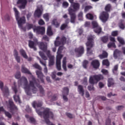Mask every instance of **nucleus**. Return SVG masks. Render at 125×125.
Instances as JSON below:
<instances>
[{"instance_id":"f3484780","label":"nucleus","mask_w":125,"mask_h":125,"mask_svg":"<svg viewBox=\"0 0 125 125\" xmlns=\"http://www.w3.org/2000/svg\"><path fill=\"white\" fill-rule=\"evenodd\" d=\"M62 94V98L64 101L67 102L68 101V98H67L65 95H68V94H69V88L67 87H64L63 88Z\"/></svg>"},{"instance_id":"5fc2aeb1","label":"nucleus","mask_w":125,"mask_h":125,"mask_svg":"<svg viewBox=\"0 0 125 125\" xmlns=\"http://www.w3.org/2000/svg\"><path fill=\"white\" fill-rule=\"evenodd\" d=\"M15 77L16 79H17L18 80L20 78H21V73L20 72V71H18L16 73Z\"/></svg>"},{"instance_id":"9b49d317","label":"nucleus","mask_w":125,"mask_h":125,"mask_svg":"<svg viewBox=\"0 0 125 125\" xmlns=\"http://www.w3.org/2000/svg\"><path fill=\"white\" fill-rule=\"evenodd\" d=\"M100 18L103 23H106L109 19V14L106 12L103 11L100 14Z\"/></svg>"},{"instance_id":"6ab92c4d","label":"nucleus","mask_w":125,"mask_h":125,"mask_svg":"<svg viewBox=\"0 0 125 125\" xmlns=\"http://www.w3.org/2000/svg\"><path fill=\"white\" fill-rule=\"evenodd\" d=\"M43 11V9L42 8H38L35 11L34 16L40 18L42 16V14Z\"/></svg>"},{"instance_id":"a878e982","label":"nucleus","mask_w":125,"mask_h":125,"mask_svg":"<svg viewBox=\"0 0 125 125\" xmlns=\"http://www.w3.org/2000/svg\"><path fill=\"white\" fill-rule=\"evenodd\" d=\"M118 26L122 30H125V22L124 20H120L118 23Z\"/></svg>"},{"instance_id":"c756f323","label":"nucleus","mask_w":125,"mask_h":125,"mask_svg":"<svg viewBox=\"0 0 125 125\" xmlns=\"http://www.w3.org/2000/svg\"><path fill=\"white\" fill-rule=\"evenodd\" d=\"M20 53L21 54V55L23 57V58H25V59H28V56L27 55V54L26 53V52L24 49H21L20 50Z\"/></svg>"},{"instance_id":"052dcab7","label":"nucleus","mask_w":125,"mask_h":125,"mask_svg":"<svg viewBox=\"0 0 125 125\" xmlns=\"http://www.w3.org/2000/svg\"><path fill=\"white\" fill-rule=\"evenodd\" d=\"M62 6H63V7H64L65 8H67V7L69 6V3H68V2L66 1L63 2Z\"/></svg>"},{"instance_id":"e2e57ef3","label":"nucleus","mask_w":125,"mask_h":125,"mask_svg":"<svg viewBox=\"0 0 125 125\" xmlns=\"http://www.w3.org/2000/svg\"><path fill=\"white\" fill-rule=\"evenodd\" d=\"M105 125H111V119L107 118L105 121Z\"/></svg>"},{"instance_id":"393cba45","label":"nucleus","mask_w":125,"mask_h":125,"mask_svg":"<svg viewBox=\"0 0 125 125\" xmlns=\"http://www.w3.org/2000/svg\"><path fill=\"white\" fill-rule=\"evenodd\" d=\"M28 45L30 48H32L35 51H37V47H36V43L33 41H29Z\"/></svg>"},{"instance_id":"49530a36","label":"nucleus","mask_w":125,"mask_h":125,"mask_svg":"<svg viewBox=\"0 0 125 125\" xmlns=\"http://www.w3.org/2000/svg\"><path fill=\"white\" fill-rule=\"evenodd\" d=\"M117 41H119L120 43L121 44H125V40H124V39H123L122 37H117Z\"/></svg>"},{"instance_id":"cd10ccee","label":"nucleus","mask_w":125,"mask_h":125,"mask_svg":"<svg viewBox=\"0 0 125 125\" xmlns=\"http://www.w3.org/2000/svg\"><path fill=\"white\" fill-rule=\"evenodd\" d=\"M24 89L27 95H29V96L32 95V92H31V88H30V85H28V86L24 87Z\"/></svg>"},{"instance_id":"c85d7f7f","label":"nucleus","mask_w":125,"mask_h":125,"mask_svg":"<svg viewBox=\"0 0 125 125\" xmlns=\"http://www.w3.org/2000/svg\"><path fill=\"white\" fill-rule=\"evenodd\" d=\"M65 22L66 23H63L61 26V30L62 31L65 30V29H66V28H67V27H68V23H69V19H67L65 20Z\"/></svg>"},{"instance_id":"a211bd4d","label":"nucleus","mask_w":125,"mask_h":125,"mask_svg":"<svg viewBox=\"0 0 125 125\" xmlns=\"http://www.w3.org/2000/svg\"><path fill=\"white\" fill-rule=\"evenodd\" d=\"M47 95L48 98H51V102H53V101H56L58 99V95L54 94L52 96V93L51 92H48Z\"/></svg>"},{"instance_id":"aec40b11","label":"nucleus","mask_w":125,"mask_h":125,"mask_svg":"<svg viewBox=\"0 0 125 125\" xmlns=\"http://www.w3.org/2000/svg\"><path fill=\"white\" fill-rule=\"evenodd\" d=\"M43 104L42 103V101H34L33 103H32V106L33 107V108H34L35 109H36V108H40L41 107H42V104Z\"/></svg>"},{"instance_id":"79ce46f5","label":"nucleus","mask_w":125,"mask_h":125,"mask_svg":"<svg viewBox=\"0 0 125 125\" xmlns=\"http://www.w3.org/2000/svg\"><path fill=\"white\" fill-rule=\"evenodd\" d=\"M28 122H29L30 123H31V124H33V125H36L37 123V122L36 121V119H35V118L33 117H30Z\"/></svg>"},{"instance_id":"13d9d810","label":"nucleus","mask_w":125,"mask_h":125,"mask_svg":"<svg viewBox=\"0 0 125 125\" xmlns=\"http://www.w3.org/2000/svg\"><path fill=\"white\" fill-rule=\"evenodd\" d=\"M87 64H88V61H87L86 60L84 61L83 62V68H84L85 69H86V68L87 67Z\"/></svg>"},{"instance_id":"473e14b6","label":"nucleus","mask_w":125,"mask_h":125,"mask_svg":"<svg viewBox=\"0 0 125 125\" xmlns=\"http://www.w3.org/2000/svg\"><path fill=\"white\" fill-rule=\"evenodd\" d=\"M94 32H95L96 34L99 35V34H101L102 32V28L100 26H98V27H96V28L94 29Z\"/></svg>"},{"instance_id":"338daca9","label":"nucleus","mask_w":125,"mask_h":125,"mask_svg":"<svg viewBox=\"0 0 125 125\" xmlns=\"http://www.w3.org/2000/svg\"><path fill=\"white\" fill-rule=\"evenodd\" d=\"M66 116H67V117H68V118H69V119H73V114L70 113H65Z\"/></svg>"},{"instance_id":"4d7b16f0","label":"nucleus","mask_w":125,"mask_h":125,"mask_svg":"<svg viewBox=\"0 0 125 125\" xmlns=\"http://www.w3.org/2000/svg\"><path fill=\"white\" fill-rule=\"evenodd\" d=\"M43 17L46 21H49V16H48V14H44L43 16Z\"/></svg>"},{"instance_id":"2eb2a0df","label":"nucleus","mask_w":125,"mask_h":125,"mask_svg":"<svg viewBox=\"0 0 125 125\" xmlns=\"http://www.w3.org/2000/svg\"><path fill=\"white\" fill-rule=\"evenodd\" d=\"M27 0H18L17 2V4H21L19 7L20 9H25L27 5Z\"/></svg>"},{"instance_id":"f704fd0d","label":"nucleus","mask_w":125,"mask_h":125,"mask_svg":"<svg viewBox=\"0 0 125 125\" xmlns=\"http://www.w3.org/2000/svg\"><path fill=\"white\" fill-rule=\"evenodd\" d=\"M66 57L63 58V60H62V68L65 71V72L67 71V67L66 66Z\"/></svg>"},{"instance_id":"f8f14e48","label":"nucleus","mask_w":125,"mask_h":125,"mask_svg":"<svg viewBox=\"0 0 125 125\" xmlns=\"http://www.w3.org/2000/svg\"><path fill=\"white\" fill-rule=\"evenodd\" d=\"M38 35H44L45 33V28L43 26H37L33 29Z\"/></svg>"},{"instance_id":"412c9836","label":"nucleus","mask_w":125,"mask_h":125,"mask_svg":"<svg viewBox=\"0 0 125 125\" xmlns=\"http://www.w3.org/2000/svg\"><path fill=\"white\" fill-rule=\"evenodd\" d=\"M91 64L94 69H98L100 66V62L98 60H94L92 61Z\"/></svg>"},{"instance_id":"72a5a7b5","label":"nucleus","mask_w":125,"mask_h":125,"mask_svg":"<svg viewBox=\"0 0 125 125\" xmlns=\"http://www.w3.org/2000/svg\"><path fill=\"white\" fill-rule=\"evenodd\" d=\"M114 79H113V78H109L108 80V83H107V85L108 86V87H111V85H114Z\"/></svg>"},{"instance_id":"b1692460","label":"nucleus","mask_w":125,"mask_h":125,"mask_svg":"<svg viewBox=\"0 0 125 125\" xmlns=\"http://www.w3.org/2000/svg\"><path fill=\"white\" fill-rule=\"evenodd\" d=\"M78 92L81 96L83 97L84 96V89H83V85H79L78 86Z\"/></svg>"},{"instance_id":"ddd939ff","label":"nucleus","mask_w":125,"mask_h":125,"mask_svg":"<svg viewBox=\"0 0 125 125\" xmlns=\"http://www.w3.org/2000/svg\"><path fill=\"white\" fill-rule=\"evenodd\" d=\"M62 57H63L62 55L57 56L56 67L58 71H61V59H62Z\"/></svg>"},{"instance_id":"37998d69","label":"nucleus","mask_w":125,"mask_h":125,"mask_svg":"<svg viewBox=\"0 0 125 125\" xmlns=\"http://www.w3.org/2000/svg\"><path fill=\"white\" fill-rule=\"evenodd\" d=\"M39 55H40L42 59H43V60H47V57L45 56V55H44V53H43V52L40 51Z\"/></svg>"},{"instance_id":"c03bdc74","label":"nucleus","mask_w":125,"mask_h":125,"mask_svg":"<svg viewBox=\"0 0 125 125\" xmlns=\"http://www.w3.org/2000/svg\"><path fill=\"white\" fill-rule=\"evenodd\" d=\"M86 17L87 19H89V20H93L94 17H93V15L90 13H88L86 15Z\"/></svg>"},{"instance_id":"bb28decb","label":"nucleus","mask_w":125,"mask_h":125,"mask_svg":"<svg viewBox=\"0 0 125 125\" xmlns=\"http://www.w3.org/2000/svg\"><path fill=\"white\" fill-rule=\"evenodd\" d=\"M99 57L100 59H104L108 57V53L105 51H103L102 54L99 55Z\"/></svg>"},{"instance_id":"e433bc0d","label":"nucleus","mask_w":125,"mask_h":125,"mask_svg":"<svg viewBox=\"0 0 125 125\" xmlns=\"http://www.w3.org/2000/svg\"><path fill=\"white\" fill-rule=\"evenodd\" d=\"M112 8V5H111V4H107L105 6L104 8V10L105 11V12H110L111 11V9Z\"/></svg>"},{"instance_id":"5701e85b","label":"nucleus","mask_w":125,"mask_h":125,"mask_svg":"<svg viewBox=\"0 0 125 125\" xmlns=\"http://www.w3.org/2000/svg\"><path fill=\"white\" fill-rule=\"evenodd\" d=\"M36 75H37L38 77L40 79L41 83H44V80H43V74L42 72L41 71L37 70L36 71Z\"/></svg>"},{"instance_id":"0eeeda50","label":"nucleus","mask_w":125,"mask_h":125,"mask_svg":"<svg viewBox=\"0 0 125 125\" xmlns=\"http://www.w3.org/2000/svg\"><path fill=\"white\" fill-rule=\"evenodd\" d=\"M7 106L12 114H14V112H16L18 110L17 106L15 105L13 101L12 100H9L8 104H7Z\"/></svg>"},{"instance_id":"9d476101","label":"nucleus","mask_w":125,"mask_h":125,"mask_svg":"<svg viewBox=\"0 0 125 125\" xmlns=\"http://www.w3.org/2000/svg\"><path fill=\"white\" fill-rule=\"evenodd\" d=\"M12 89L15 92V95H14V100L15 102H19V103H21V100H20V97L19 95H17V92H18V90L17 89V86L15 83H14V86H12Z\"/></svg>"},{"instance_id":"69168bd1","label":"nucleus","mask_w":125,"mask_h":125,"mask_svg":"<svg viewBox=\"0 0 125 125\" xmlns=\"http://www.w3.org/2000/svg\"><path fill=\"white\" fill-rule=\"evenodd\" d=\"M38 23L40 26H42V25H44L45 24L44 21L42 19H40Z\"/></svg>"},{"instance_id":"4c0bfd02","label":"nucleus","mask_w":125,"mask_h":125,"mask_svg":"<svg viewBox=\"0 0 125 125\" xmlns=\"http://www.w3.org/2000/svg\"><path fill=\"white\" fill-rule=\"evenodd\" d=\"M52 24H53V25H54V26H55L56 28H58V27L60 26V23L58 22V21H57V20L56 19H54L52 21Z\"/></svg>"},{"instance_id":"7c9ffc66","label":"nucleus","mask_w":125,"mask_h":125,"mask_svg":"<svg viewBox=\"0 0 125 125\" xmlns=\"http://www.w3.org/2000/svg\"><path fill=\"white\" fill-rule=\"evenodd\" d=\"M21 72L22 73H24L25 74H28V75H31V72L27 69V68L25 67L24 65H22L21 66Z\"/></svg>"},{"instance_id":"a19ab883","label":"nucleus","mask_w":125,"mask_h":125,"mask_svg":"<svg viewBox=\"0 0 125 125\" xmlns=\"http://www.w3.org/2000/svg\"><path fill=\"white\" fill-rule=\"evenodd\" d=\"M49 58V66H53V65H54V57H52Z\"/></svg>"},{"instance_id":"f03ea898","label":"nucleus","mask_w":125,"mask_h":125,"mask_svg":"<svg viewBox=\"0 0 125 125\" xmlns=\"http://www.w3.org/2000/svg\"><path fill=\"white\" fill-rule=\"evenodd\" d=\"M39 80L36 79L34 77L32 78V81H29V87H32V91L33 93H37V91H38V87L39 89L40 93L41 94V96H44L45 94V92H44V89L42 85L40 84V83L38 82ZM37 87H36V86Z\"/></svg>"},{"instance_id":"c9c22d12","label":"nucleus","mask_w":125,"mask_h":125,"mask_svg":"<svg viewBox=\"0 0 125 125\" xmlns=\"http://www.w3.org/2000/svg\"><path fill=\"white\" fill-rule=\"evenodd\" d=\"M109 40V37L107 36H104L101 38V41L104 42V43H106Z\"/></svg>"},{"instance_id":"de8ad7c7","label":"nucleus","mask_w":125,"mask_h":125,"mask_svg":"<svg viewBox=\"0 0 125 125\" xmlns=\"http://www.w3.org/2000/svg\"><path fill=\"white\" fill-rule=\"evenodd\" d=\"M33 67H34V68H35V69H38V70H39V71H42V67L40 66V65L37 63L33 64Z\"/></svg>"},{"instance_id":"0e129e2a","label":"nucleus","mask_w":125,"mask_h":125,"mask_svg":"<svg viewBox=\"0 0 125 125\" xmlns=\"http://www.w3.org/2000/svg\"><path fill=\"white\" fill-rule=\"evenodd\" d=\"M92 8V6L90 5L86 6L84 8V11H88L89 9H91Z\"/></svg>"},{"instance_id":"603ef678","label":"nucleus","mask_w":125,"mask_h":125,"mask_svg":"<svg viewBox=\"0 0 125 125\" xmlns=\"http://www.w3.org/2000/svg\"><path fill=\"white\" fill-rule=\"evenodd\" d=\"M63 50V46H61L59 47L58 50L57 51V56H58L59 55H61V51Z\"/></svg>"},{"instance_id":"39448f33","label":"nucleus","mask_w":125,"mask_h":125,"mask_svg":"<svg viewBox=\"0 0 125 125\" xmlns=\"http://www.w3.org/2000/svg\"><path fill=\"white\" fill-rule=\"evenodd\" d=\"M87 42L86 43L87 52L88 54H92V50H90L94 46V36L90 35L87 37Z\"/></svg>"},{"instance_id":"ea45409f","label":"nucleus","mask_w":125,"mask_h":125,"mask_svg":"<svg viewBox=\"0 0 125 125\" xmlns=\"http://www.w3.org/2000/svg\"><path fill=\"white\" fill-rule=\"evenodd\" d=\"M47 35L48 36H52L53 33H52V30H51V26H48L47 29Z\"/></svg>"},{"instance_id":"58836bf2","label":"nucleus","mask_w":125,"mask_h":125,"mask_svg":"<svg viewBox=\"0 0 125 125\" xmlns=\"http://www.w3.org/2000/svg\"><path fill=\"white\" fill-rule=\"evenodd\" d=\"M40 62L41 63V64H42V65H43V66H44V73L45 74H47V67H46V63L42 62V60H40Z\"/></svg>"},{"instance_id":"09e8293b","label":"nucleus","mask_w":125,"mask_h":125,"mask_svg":"<svg viewBox=\"0 0 125 125\" xmlns=\"http://www.w3.org/2000/svg\"><path fill=\"white\" fill-rule=\"evenodd\" d=\"M92 25L93 29H95L98 27H99V25H98V23H97L96 21H93L92 22Z\"/></svg>"},{"instance_id":"680f3d73","label":"nucleus","mask_w":125,"mask_h":125,"mask_svg":"<svg viewBox=\"0 0 125 125\" xmlns=\"http://www.w3.org/2000/svg\"><path fill=\"white\" fill-rule=\"evenodd\" d=\"M102 73H103V74L104 75H108V74H109V72H108V70L104 69H103L101 71Z\"/></svg>"},{"instance_id":"f257e3e1","label":"nucleus","mask_w":125,"mask_h":125,"mask_svg":"<svg viewBox=\"0 0 125 125\" xmlns=\"http://www.w3.org/2000/svg\"><path fill=\"white\" fill-rule=\"evenodd\" d=\"M36 113L39 115V116H42L43 115V118L47 125H50L51 123L50 122V121H49V118L51 119H53L54 118V114H53V112L51 111L50 110V108H44L43 111H42V108H40L39 109H36Z\"/></svg>"},{"instance_id":"6e6552de","label":"nucleus","mask_w":125,"mask_h":125,"mask_svg":"<svg viewBox=\"0 0 125 125\" xmlns=\"http://www.w3.org/2000/svg\"><path fill=\"white\" fill-rule=\"evenodd\" d=\"M56 40H57L55 41L54 43L56 46H59V45H61V44L64 45L67 41V38L64 36H62L61 38L58 36L56 38Z\"/></svg>"},{"instance_id":"864d4df0","label":"nucleus","mask_w":125,"mask_h":125,"mask_svg":"<svg viewBox=\"0 0 125 125\" xmlns=\"http://www.w3.org/2000/svg\"><path fill=\"white\" fill-rule=\"evenodd\" d=\"M26 27L27 30H31V29L34 28V25H33V24L27 23Z\"/></svg>"},{"instance_id":"6e6d98bb","label":"nucleus","mask_w":125,"mask_h":125,"mask_svg":"<svg viewBox=\"0 0 125 125\" xmlns=\"http://www.w3.org/2000/svg\"><path fill=\"white\" fill-rule=\"evenodd\" d=\"M44 52H46V54L47 56L48 57V58L53 57V56H51V54H50V50H47V49L46 50V51H44Z\"/></svg>"},{"instance_id":"bf43d9fd","label":"nucleus","mask_w":125,"mask_h":125,"mask_svg":"<svg viewBox=\"0 0 125 125\" xmlns=\"http://www.w3.org/2000/svg\"><path fill=\"white\" fill-rule=\"evenodd\" d=\"M118 35H119L118 31H113L111 33V36H112V37H117Z\"/></svg>"},{"instance_id":"4468645a","label":"nucleus","mask_w":125,"mask_h":125,"mask_svg":"<svg viewBox=\"0 0 125 125\" xmlns=\"http://www.w3.org/2000/svg\"><path fill=\"white\" fill-rule=\"evenodd\" d=\"M75 52L78 55V57H81L84 52V48H83V46H80L78 48H75Z\"/></svg>"},{"instance_id":"2f4dec72","label":"nucleus","mask_w":125,"mask_h":125,"mask_svg":"<svg viewBox=\"0 0 125 125\" xmlns=\"http://www.w3.org/2000/svg\"><path fill=\"white\" fill-rule=\"evenodd\" d=\"M121 52V51L116 49L114 51V54H113V57L115 59H117V58H119L120 56V53Z\"/></svg>"},{"instance_id":"20e7f679","label":"nucleus","mask_w":125,"mask_h":125,"mask_svg":"<svg viewBox=\"0 0 125 125\" xmlns=\"http://www.w3.org/2000/svg\"><path fill=\"white\" fill-rule=\"evenodd\" d=\"M104 79V76L102 75V74H99V75H95L93 76H91L89 79V83L90 84L88 86V89L90 91L91 90H94V84L95 83H97L98 82L101 81V80H103Z\"/></svg>"},{"instance_id":"8fccbe9b","label":"nucleus","mask_w":125,"mask_h":125,"mask_svg":"<svg viewBox=\"0 0 125 125\" xmlns=\"http://www.w3.org/2000/svg\"><path fill=\"white\" fill-rule=\"evenodd\" d=\"M108 48H111V47H113V48H116V44L115 42H109L107 44Z\"/></svg>"},{"instance_id":"a18cd8bd","label":"nucleus","mask_w":125,"mask_h":125,"mask_svg":"<svg viewBox=\"0 0 125 125\" xmlns=\"http://www.w3.org/2000/svg\"><path fill=\"white\" fill-rule=\"evenodd\" d=\"M102 63L103 65L106 66L107 67L110 66V62H109V61L107 59L103 60Z\"/></svg>"},{"instance_id":"1a4fd4ad","label":"nucleus","mask_w":125,"mask_h":125,"mask_svg":"<svg viewBox=\"0 0 125 125\" xmlns=\"http://www.w3.org/2000/svg\"><path fill=\"white\" fill-rule=\"evenodd\" d=\"M3 82L0 81V89L4 96H8L9 95V89L7 86H3Z\"/></svg>"},{"instance_id":"4be33fe9","label":"nucleus","mask_w":125,"mask_h":125,"mask_svg":"<svg viewBox=\"0 0 125 125\" xmlns=\"http://www.w3.org/2000/svg\"><path fill=\"white\" fill-rule=\"evenodd\" d=\"M19 81L21 83L23 84L24 87L29 85L28 83V80H27V78L25 77H21Z\"/></svg>"},{"instance_id":"3c124183","label":"nucleus","mask_w":125,"mask_h":125,"mask_svg":"<svg viewBox=\"0 0 125 125\" xmlns=\"http://www.w3.org/2000/svg\"><path fill=\"white\" fill-rule=\"evenodd\" d=\"M4 114H5V116L7 117V118H8V119H11V118H12V115H11V114H10L9 112L6 111L5 110Z\"/></svg>"},{"instance_id":"423d86ee","label":"nucleus","mask_w":125,"mask_h":125,"mask_svg":"<svg viewBox=\"0 0 125 125\" xmlns=\"http://www.w3.org/2000/svg\"><path fill=\"white\" fill-rule=\"evenodd\" d=\"M13 10L15 12L16 20L18 21V26H21L23 25V24H25V23H26V18L25 17L20 18L19 16V12L16 7H14Z\"/></svg>"},{"instance_id":"774afa93","label":"nucleus","mask_w":125,"mask_h":125,"mask_svg":"<svg viewBox=\"0 0 125 125\" xmlns=\"http://www.w3.org/2000/svg\"><path fill=\"white\" fill-rule=\"evenodd\" d=\"M19 27L21 28V30H22L23 32H26V27H23V25H19Z\"/></svg>"},{"instance_id":"7ed1b4c3","label":"nucleus","mask_w":125,"mask_h":125,"mask_svg":"<svg viewBox=\"0 0 125 125\" xmlns=\"http://www.w3.org/2000/svg\"><path fill=\"white\" fill-rule=\"evenodd\" d=\"M81 5L79 3H73L70 4V7L68 8L69 14L70 16V22L71 23H75L77 16H76V11L80 10Z\"/></svg>"},{"instance_id":"dca6fc26","label":"nucleus","mask_w":125,"mask_h":125,"mask_svg":"<svg viewBox=\"0 0 125 125\" xmlns=\"http://www.w3.org/2000/svg\"><path fill=\"white\" fill-rule=\"evenodd\" d=\"M35 42L39 45L40 49L43 51H46L47 49V45L43 43V42H38V40L36 39Z\"/></svg>"}]
</instances>
